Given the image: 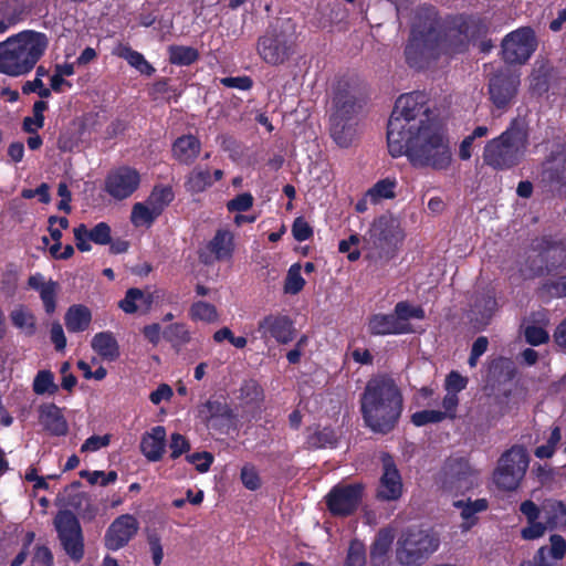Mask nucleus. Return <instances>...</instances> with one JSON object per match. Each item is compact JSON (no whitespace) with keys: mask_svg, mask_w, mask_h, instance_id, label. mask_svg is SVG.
<instances>
[{"mask_svg":"<svg viewBox=\"0 0 566 566\" xmlns=\"http://www.w3.org/2000/svg\"><path fill=\"white\" fill-rule=\"evenodd\" d=\"M395 181L382 179L376 182L367 192L366 197L373 203H377L381 199H391L395 197Z\"/></svg>","mask_w":566,"mask_h":566,"instance_id":"nucleus-39","label":"nucleus"},{"mask_svg":"<svg viewBox=\"0 0 566 566\" xmlns=\"http://www.w3.org/2000/svg\"><path fill=\"white\" fill-rule=\"evenodd\" d=\"M59 387L54 382V376L50 370H40L33 380V391L36 395L55 394Z\"/></svg>","mask_w":566,"mask_h":566,"instance_id":"nucleus-40","label":"nucleus"},{"mask_svg":"<svg viewBox=\"0 0 566 566\" xmlns=\"http://www.w3.org/2000/svg\"><path fill=\"white\" fill-rule=\"evenodd\" d=\"M140 184L137 170L129 167H120L107 176L105 180L106 192L117 200H123L133 195Z\"/></svg>","mask_w":566,"mask_h":566,"instance_id":"nucleus-16","label":"nucleus"},{"mask_svg":"<svg viewBox=\"0 0 566 566\" xmlns=\"http://www.w3.org/2000/svg\"><path fill=\"white\" fill-rule=\"evenodd\" d=\"M527 147V129L521 120L513 119L501 135L485 144L482 159L493 170H509L522 163Z\"/></svg>","mask_w":566,"mask_h":566,"instance_id":"nucleus-5","label":"nucleus"},{"mask_svg":"<svg viewBox=\"0 0 566 566\" xmlns=\"http://www.w3.org/2000/svg\"><path fill=\"white\" fill-rule=\"evenodd\" d=\"M233 250V234L229 230L219 229L208 242L207 251L200 253V260L205 264H211L214 261H227L231 259Z\"/></svg>","mask_w":566,"mask_h":566,"instance_id":"nucleus-19","label":"nucleus"},{"mask_svg":"<svg viewBox=\"0 0 566 566\" xmlns=\"http://www.w3.org/2000/svg\"><path fill=\"white\" fill-rule=\"evenodd\" d=\"M187 461L195 464L200 473H205L210 469L213 462V455L210 452H196L186 457Z\"/></svg>","mask_w":566,"mask_h":566,"instance_id":"nucleus-53","label":"nucleus"},{"mask_svg":"<svg viewBox=\"0 0 566 566\" xmlns=\"http://www.w3.org/2000/svg\"><path fill=\"white\" fill-rule=\"evenodd\" d=\"M92 348L104 359L115 360L119 356V346L111 332L97 333L92 339Z\"/></svg>","mask_w":566,"mask_h":566,"instance_id":"nucleus-28","label":"nucleus"},{"mask_svg":"<svg viewBox=\"0 0 566 566\" xmlns=\"http://www.w3.org/2000/svg\"><path fill=\"white\" fill-rule=\"evenodd\" d=\"M111 441V436H92L85 440V442L81 447L82 452H93L97 451L101 448L107 447Z\"/></svg>","mask_w":566,"mask_h":566,"instance_id":"nucleus-58","label":"nucleus"},{"mask_svg":"<svg viewBox=\"0 0 566 566\" xmlns=\"http://www.w3.org/2000/svg\"><path fill=\"white\" fill-rule=\"evenodd\" d=\"M468 385V378L463 377L458 371H451L446 379L447 391L459 392L463 390Z\"/></svg>","mask_w":566,"mask_h":566,"instance_id":"nucleus-60","label":"nucleus"},{"mask_svg":"<svg viewBox=\"0 0 566 566\" xmlns=\"http://www.w3.org/2000/svg\"><path fill=\"white\" fill-rule=\"evenodd\" d=\"M439 544V537L431 531L408 528L397 539L396 560L400 566H421Z\"/></svg>","mask_w":566,"mask_h":566,"instance_id":"nucleus-7","label":"nucleus"},{"mask_svg":"<svg viewBox=\"0 0 566 566\" xmlns=\"http://www.w3.org/2000/svg\"><path fill=\"white\" fill-rule=\"evenodd\" d=\"M537 45L531 28H520L507 34L502 41V57L507 64H524Z\"/></svg>","mask_w":566,"mask_h":566,"instance_id":"nucleus-12","label":"nucleus"},{"mask_svg":"<svg viewBox=\"0 0 566 566\" xmlns=\"http://www.w3.org/2000/svg\"><path fill=\"white\" fill-rule=\"evenodd\" d=\"M117 55L125 59L133 67L137 69L143 74L150 75L155 71L143 54L132 50L129 46H119L117 49Z\"/></svg>","mask_w":566,"mask_h":566,"instance_id":"nucleus-35","label":"nucleus"},{"mask_svg":"<svg viewBox=\"0 0 566 566\" xmlns=\"http://www.w3.org/2000/svg\"><path fill=\"white\" fill-rule=\"evenodd\" d=\"M360 242V237L358 234H352L347 240H342L338 245V250L342 253L348 252V260L354 262L360 258V251L357 249V245Z\"/></svg>","mask_w":566,"mask_h":566,"instance_id":"nucleus-50","label":"nucleus"},{"mask_svg":"<svg viewBox=\"0 0 566 566\" xmlns=\"http://www.w3.org/2000/svg\"><path fill=\"white\" fill-rule=\"evenodd\" d=\"M285 25L287 23L273 25L258 40V53L270 65H282L295 53L293 34L287 32Z\"/></svg>","mask_w":566,"mask_h":566,"instance_id":"nucleus-9","label":"nucleus"},{"mask_svg":"<svg viewBox=\"0 0 566 566\" xmlns=\"http://www.w3.org/2000/svg\"><path fill=\"white\" fill-rule=\"evenodd\" d=\"M86 234L90 241L104 245L111 242L112 230L106 222H99L92 229L86 228Z\"/></svg>","mask_w":566,"mask_h":566,"instance_id":"nucleus-48","label":"nucleus"},{"mask_svg":"<svg viewBox=\"0 0 566 566\" xmlns=\"http://www.w3.org/2000/svg\"><path fill=\"white\" fill-rule=\"evenodd\" d=\"M360 104L358 86L349 78H340L334 86L331 118L356 119Z\"/></svg>","mask_w":566,"mask_h":566,"instance_id":"nucleus-13","label":"nucleus"},{"mask_svg":"<svg viewBox=\"0 0 566 566\" xmlns=\"http://www.w3.org/2000/svg\"><path fill=\"white\" fill-rule=\"evenodd\" d=\"M148 544H149V549L151 553L153 562H154L155 566H159L161 564V560L164 557L163 546H161L159 536L157 534H150L148 536Z\"/></svg>","mask_w":566,"mask_h":566,"instance_id":"nucleus-63","label":"nucleus"},{"mask_svg":"<svg viewBox=\"0 0 566 566\" xmlns=\"http://www.w3.org/2000/svg\"><path fill=\"white\" fill-rule=\"evenodd\" d=\"M304 284L305 280L301 275V265H292L285 279L284 292L293 295L297 294L302 291Z\"/></svg>","mask_w":566,"mask_h":566,"instance_id":"nucleus-43","label":"nucleus"},{"mask_svg":"<svg viewBox=\"0 0 566 566\" xmlns=\"http://www.w3.org/2000/svg\"><path fill=\"white\" fill-rule=\"evenodd\" d=\"M51 342L54 344V347L57 352H61L66 346V337L64 335V331L62 325L59 322H54L51 326L50 331Z\"/></svg>","mask_w":566,"mask_h":566,"instance_id":"nucleus-62","label":"nucleus"},{"mask_svg":"<svg viewBox=\"0 0 566 566\" xmlns=\"http://www.w3.org/2000/svg\"><path fill=\"white\" fill-rule=\"evenodd\" d=\"M24 4L19 0H4L0 2V33L23 19Z\"/></svg>","mask_w":566,"mask_h":566,"instance_id":"nucleus-27","label":"nucleus"},{"mask_svg":"<svg viewBox=\"0 0 566 566\" xmlns=\"http://www.w3.org/2000/svg\"><path fill=\"white\" fill-rule=\"evenodd\" d=\"M212 185L210 171L196 167L191 170L186 181V188L192 193H199L205 191Z\"/></svg>","mask_w":566,"mask_h":566,"instance_id":"nucleus-34","label":"nucleus"},{"mask_svg":"<svg viewBox=\"0 0 566 566\" xmlns=\"http://www.w3.org/2000/svg\"><path fill=\"white\" fill-rule=\"evenodd\" d=\"M292 233L295 240L301 242L310 239L313 234V230L304 218L298 217L293 222Z\"/></svg>","mask_w":566,"mask_h":566,"instance_id":"nucleus-57","label":"nucleus"},{"mask_svg":"<svg viewBox=\"0 0 566 566\" xmlns=\"http://www.w3.org/2000/svg\"><path fill=\"white\" fill-rule=\"evenodd\" d=\"M59 291V284L57 282H54L53 284H50V287H46V290L42 291L40 293V297L43 302L45 312L48 314H52L55 311L56 307V295Z\"/></svg>","mask_w":566,"mask_h":566,"instance_id":"nucleus-56","label":"nucleus"},{"mask_svg":"<svg viewBox=\"0 0 566 566\" xmlns=\"http://www.w3.org/2000/svg\"><path fill=\"white\" fill-rule=\"evenodd\" d=\"M45 34L27 30L0 43V73L9 76L28 74L44 54Z\"/></svg>","mask_w":566,"mask_h":566,"instance_id":"nucleus-4","label":"nucleus"},{"mask_svg":"<svg viewBox=\"0 0 566 566\" xmlns=\"http://www.w3.org/2000/svg\"><path fill=\"white\" fill-rule=\"evenodd\" d=\"M53 556L45 546H36L31 559V566H52Z\"/></svg>","mask_w":566,"mask_h":566,"instance_id":"nucleus-59","label":"nucleus"},{"mask_svg":"<svg viewBox=\"0 0 566 566\" xmlns=\"http://www.w3.org/2000/svg\"><path fill=\"white\" fill-rule=\"evenodd\" d=\"M402 402V394L396 380L387 374H379L367 381L360 396V411L373 431L387 433L398 422Z\"/></svg>","mask_w":566,"mask_h":566,"instance_id":"nucleus-3","label":"nucleus"},{"mask_svg":"<svg viewBox=\"0 0 566 566\" xmlns=\"http://www.w3.org/2000/svg\"><path fill=\"white\" fill-rule=\"evenodd\" d=\"M158 217V209H153L147 201L137 202L133 206L130 220L135 226L151 224Z\"/></svg>","mask_w":566,"mask_h":566,"instance_id":"nucleus-37","label":"nucleus"},{"mask_svg":"<svg viewBox=\"0 0 566 566\" xmlns=\"http://www.w3.org/2000/svg\"><path fill=\"white\" fill-rule=\"evenodd\" d=\"M201 150L200 140L193 135L178 137L172 145V156L184 165L192 164Z\"/></svg>","mask_w":566,"mask_h":566,"instance_id":"nucleus-24","label":"nucleus"},{"mask_svg":"<svg viewBox=\"0 0 566 566\" xmlns=\"http://www.w3.org/2000/svg\"><path fill=\"white\" fill-rule=\"evenodd\" d=\"M363 492L360 483L338 484L326 496L327 506L334 515H349L359 505Z\"/></svg>","mask_w":566,"mask_h":566,"instance_id":"nucleus-14","label":"nucleus"},{"mask_svg":"<svg viewBox=\"0 0 566 566\" xmlns=\"http://www.w3.org/2000/svg\"><path fill=\"white\" fill-rule=\"evenodd\" d=\"M566 553V541L560 535H552L549 545L538 549L534 562H524L521 566H556Z\"/></svg>","mask_w":566,"mask_h":566,"instance_id":"nucleus-20","label":"nucleus"},{"mask_svg":"<svg viewBox=\"0 0 566 566\" xmlns=\"http://www.w3.org/2000/svg\"><path fill=\"white\" fill-rule=\"evenodd\" d=\"M391 539L388 535L379 534L370 548V563L373 566H382L390 548Z\"/></svg>","mask_w":566,"mask_h":566,"instance_id":"nucleus-38","label":"nucleus"},{"mask_svg":"<svg viewBox=\"0 0 566 566\" xmlns=\"http://www.w3.org/2000/svg\"><path fill=\"white\" fill-rule=\"evenodd\" d=\"M380 460L382 464V474L377 490V497L384 501L397 500L402 492L400 473L390 454L382 453Z\"/></svg>","mask_w":566,"mask_h":566,"instance_id":"nucleus-17","label":"nucleus"},{"mask_svg":"<svg viewBox=\"0 0 566 566\" xmlns=\"http://www.w3.org/2000/svg\"><path fill=\"white\" fill-rule=\"evenodd\" d=\"M166 429L157 426L150 432L144 434L140 442V450L149 461L161 459L166 447Z\"/></svg>","mask_w":566,"mask_h":566,"instance_id":"nucleus-22","label":"nucleus"},{"mask_svg":"<svg viewBox=\"0 0 566 566\" xmlns=\"http://www.w3.org/2000/svg\"><path fill=\"white\" fill-rule=\"evenodd\" d=\"M366 551L359 541L350 542L344 566H365Z\"/></svg>","mask_w":566,"mask_h":566,"instance_id":"nucleus-46","label":"nucleus"},{"mask_svg":"<svg viewBox=\"0 0 566 566\" xmlns=\"http://www.w3.org/2000/svg\"><path fill=\"white\" fill-rule=\"evenodd\" d=\"M241 480L249 490H256L260 486V478L253 467L244 465L242 468Z\"/></svg>","mask_w":566,"mask_h":566,"instance_id":"nucleus-61","label":"nucleus"},{"mask_svg":"<svg viewBox=\"0 0 566 566\" xmlns=\"http://www.w3.org/2000/svg\"><path fill=\"white\" fill-rule=\"evenodd\" d=\"M10 319L17 328L27 336H33L36 332V318L31 310L24 305H18L10 312Z\"/></svg>","mask_w":566,"mask_h":566,"instance_id":"nucleus-33","label":"nucleus"},{"mask_svg":"<svg viewBox=\"0 0 566 566\" xmlns=\"http://www.w3.org/2000/svg\"><path fill=\"white\" fill-rule=\"evenodd\" d=\"M486 31V24L479 19L459 17L444 30L442 40L441 24L436 10L420 8L411 24L410 39L405 50L406 61L411 67L423 69L439 55L442 46L451 52H461L470 39Z\"/></svg>","mask_w":566,"mask_h":566,"instance_id":"nucleus-2","label":"nucleus"},{"mask_svg":"<svg viewBox=\"0 0 566 566\" xmlns=\"http://www.w3.org/2000/svg\"><path fill=\"white\" fill-rule=\"evenodd\" d=\"M405 238L400 221L391 214L376 218L363 237L366 259L376 263H387L395 258Z\"/></svg>","mask_w":566,"mask_h":566,"instance_id":"nucleus-6","label":"nucleus"},{"mask_svg":"<svg viewBox=\"0 0 566 566\" xmlns=\"http://www.w3.org/2000/svg\"><path fill=\"white\" fill-rule=\"evenodd\" d=\"M174 199V192L168 187L154 188L147 199V203L153 209H158V216L163 212L164 208Z\"/></svg>","mask_w":566,"mask_h":566,"instance_id":"nucleus-41","label":"nucleus"},{"mask_svg":"<svg viewBox=\"0 0 566 566\" xmlns=\"http://www.w3.org/2000/svg\"><path fill=\"white\" fill-rule=\"evenodd\" d=\"M169 448L171 450L170 457L172 459H177L182 453H186L190 450V443L185 436L180 433H172L170 437Z\"/></svg>","mask_w":566,"mask_h":566,"instance_id":"nucleus-52","label":"nucleus"},{"mask_svg":"<svg viewBox=\"0 0 566 566\" xmlns=\"http://www.w3.org/2000/svg\"><path fill=\"white\" fill-rule=\"evenodd\" d=\"M530 464L525 447L514 444L503 452L493 472V482L502 491H515L524 479Z\"/></svg>","mask_w":566,"mask_h":566,"instance_id":"nucleus-8","label":"nucleus"},{"mask_svg":"<svg viewBox=\"0 0 566 566\" xmlns=\"http://www.w3.org/2000/svg\"><path fill=\"white\" fill-rule=\"evenodd\" d=\"M59 541L66 555L74 562L84 556V537L80 521L69 510L59 511L53 520Z\"/></svg>","mask_w":566,"mask_h":566,"instance_id":"nucleus-10","label":"nucleus"},{"mask_svg":"<svg viewBox=\"0 0 566 566\" xmlns=\"http://www.w3.org/2000/svg\"><path fill=\"white\" fill-rule=\"evenodd\" d=\"M143 297L149 298V296L146 295L145 292H143L142 290L129 289L126 292L125 297L119 302V307L125 313H129V314L135 313L142 308V305L137 304V298H143Z\"/></svg>","mask_w":566,"mask_h":566,"instance_id":"nucleus-47","label":"nucleus"},{"mask_svg":"<svg viewBox=\"0 0 566 566\" xmlns=\"http://www.w3.org/2000/svg\"><path fill=\"white\" fill-rule=\"evenodd\" d=\"M524 335L526 342L533 346L545 344L549 338L548 333L543 327L535 325L527 326Z\"/></svg>","mask_w":566,"mask_h":566,"instance_id":"nucleus-55","label":"nucleus"},{"mask_svg":"<svg viewBox=\"0 0 566 566\" xmlns=\"http://www.w3.org/2000/svg\"><path fill=\"white\" fill-rule=\"evenodd\" d=\"M190 315L195 319L214 322L218 318V313L214 305L206 302H196L190 307Z\"/></svg>","mask_w":566,"mask_h":566,"instance_id":"nucleus-44","label":"nucleus"},{"mask_svg":"<svg viewBox=\"0 0 566 566\" xmlns=\"http://www.w3.org/2000/svg\"><path fill=\"white\" fill-rule=\"evenodd\" d=\"M549 83V70L545 65H541L534 69L531 75V88L538 93L543 94L548 91Z\"/></svg>","mask_w":566,"mask_h":566,"instance_id":"nucleus-45","label":"nucleus"},{"mask_svg":"<svg viewBox=\"0 0 566 566\" xmlns=\"http://www.w3.org/2000/svg\"><path fill=\"white\" fill-rule=\"evenodd\" d=\"M199 418L207 424L214 420L231 421L234 418L232 409L220 399H209L198 407Z\"/></svg>","mask_w":566,"mask_h":566,"instance_id":"nucleus-25","label":"nucleus"},{"mask_svg":"<svg viewBox=\"0 0 566 566\" xmlns=\"http://www.w3.org/2000/svg\"><path fill=\"white\" fill-rule=\"evenodd\" d=\"M368 329L373 335L402 334L408 332V324L394 314H376L369 318Z\"/></svg>","mask_w":566,"mask_h":566,"instance_id":"nucleus-23","label":"nucleus"},{"mask_svg":"<svg viewBox=\"0 0 566 566\" xmlns=\"http://www.w3.org/2000/svg\"><path fill=\"white\" fill-rule=\"evenodd\" d=\"M137 531L138 522L133 515H120L108 527L105 545L112 551L119 549L133 538Z\"/></svg>","mask_w":566,"mask_h":566,"instance_id":"nucleus-18","label":"nucleus"},{"mask_svg":"<svg viewBox=\"0 0 566 566\" xmlns=\"http://www.w3.org/2000/svg\"><path fill=\"white\" fill-rule=\"evenodd\" d=\"M387 144L392 157L405 155L415 167L444 170L451 164L449 143L440 125L430 117L427 96L420 92L396 101L388 120Z\"/></svg>","mask_w":566,"mask_h":566,"instance_id":"nucleus-1","label":"nucleus"},{"mask_svg":"<svg viewBox=\"0 0 566 566\" xmlns=\"http://www.w3.org/2000/svg\"><path fill=\"white\" fill-rule=\"evenodd\" d=\"M65 326L69 332L78 333L85 331L91 323V311L84 305H73L65 313Z\"/></svg>","mask_w":566,"mask_h":566,"instance_id":"nucleus-30","label":"nucleus"},{"mask_svg":"<svg viewBox=\"0 0 566 566\" xmlns=\"http://www.w3.org/2000/svg\"><path fill=\"white\" fill-rule=\"evenodd\" d=\"M258 332L263 339L273 338L280 344L291 343L296 334L293 321L281 313H271L260 319Z\"/></svg>","mask_w":566,"mask_h":566,"instance_id":"nucleus-15","label":"nucleus"},{"mask_svg":"<svg viewBox=\"0 0 566 566\" xmlns=\"http://www.w3.org/2000/svg\"><path fill=\"white\" fill-rule=\"evenodd\" d=\"M542 515L549 528L566 527V506L560 501H545L542 505Z\"/></svg>","mask_w":566,"mask_h":566,"instance_id":"nucleus-29","label":"nucleus"},{"mask_svg":"<svg viewBox=\"0 0 566 566\" xmlns=\"http://www.w3.org/2000/svg\"><path fill=\"white\" fill-rule=\"evenodd\" d=\"M164 337L174 346H180L190 340V333L184 324L176 323L164 331Z\"/></svg>","mask_w":566,"mask_h":566,"instance_id":"nucleus-42","label":"nucleus"},{"mask_svg":"<svg viewBox=\"0 0 566 566\" xmlns=\"http://www.w3.org/2000/svg\"><path fill=\"white\" fill-rule=\"evenodd\" d=\"M446 475L455 488H468V479L472 475V470L463 459H453L446 464Z\"/></svg>","mask_w":566,"mask_h":566,"instance_id":"nucleus-31","label":"nucleus"},{"mask_svg":"<svg viewBox=\"0 0 566 566\" xmlns=\"http://www.w3.org/2000/svg\"><path fill=\"white\" fill-rule=\"evenodd\" d=\"M331 135L338 146H350L356 136V119L331 118Z\"/></svg>","mask_w":566,"mask_h":566,"instance_id":"nucleus-26","label":"nucleus"},{"mask_svg":"<svg viewBox=\"0 0 566 566\" xmlns=\"http://www.w3.org/2000/svg\"><path fill=\"white\" fill-rule=\"evenodd\" d=\"M336 442V434L333 430L324 428L321 431L315 432L310 438V444L315 448H325L334 446Z\"/></svg>","mask_w":566,"mask_h":566,"instance_id":"nucleus-51","label":"nucleus"},{"mask_svg":"<svg viewBox=\"0 0 566 566\" xmlns=\"http://www.w3.org/2000/svg\"><path fill=\"white\" fill-rule=\"evenodd\" d=\"M447 418V413H443L439 410H422L415 412L411 416V421L413 424L420 427L428 423H437Z\"/></svg>","mask_w":566,"mask_h":566,"instance_id":"nucleus-49","label":"nucleus"},{"mask_svg":"<svg viewBox=\"0 0 566 566\" xmlns=\"http://www.w3.org/2000/svg\"><path fill=\"white\" fill-rule=\"evenodd\" d=\"M521 84L520 73L502 69L489 80V95L495 108L504 112L513 104Z\"/></svg>","mask_w":566,"mask_h":566,"instance_id":"nucleus-11","label":"nucleus"},{"mask_svg":"<svg viewBox=\"0 0 566 566\" xmlns=\"http://www.w3.org/2000/svg\"><path fill=\"white\" fill-rule=\"evenodd\" d=\"M168 51L170 63L177 65H190L199 57L198 51L192 46L171 45Z\"/></svg>","mask_w":566,"mask_h":566,"instance_id":"nucleus-36","label":"nucleus"},{"mask_svg":"<svg viewBox=\"0 0 566 566\" xmlns=\"http://www.w3.org/2000/svg\"><path fill=\"white\" fill-rule=\"evenodd\" d=\"M39 421L52 436H65L69 424L62 410L54 403H44L39 407Z\"/></svg>","mask_w":566,"mask_h":566,"instance_id":"nucleus-21","label":"nucleus"},{"mask_svg":"<svg viewBox=\"0 0 566 566\" xmlns=\"http://www.w3.org/2000/svg\"><path fill=\"white\" fill-rule=\"evenodd\" d=\"M453 505L460 510L461 517L463 518V523L461 527L463 530L471 528L472 525L476 522V514L486 510L488 502L484 499L475 500V501H455Z\"/></svg>","mask_w":566,"mask_h":566,"instance_id":"nucleus-32","label":"nucleus"},{"mask_svg":"<svg viewBox=\"0 0 566 566\" xmlns=\"http://www.w3.org/2000/svg\"><path fill=\"white\" fill-rule=\"evenodd\" d=\"M253 205V197L249 192L238 195L232 200L228 201L227 208L230 212L248 211Z\"/></svg>","mask_w":566,"mask_h":566,"instance_id":"nucleus-54","label":"nucleus"},{"mask_svg":"<svg viewBox=\"0 0 566 566\" xmlns=\"http://www.w3.org/2000/svg\"><path fill=\"white\" fill-rule=\"evenodd\" d=\"M520 511L526 516L528 522H535L542 515V507L539 509L531 500L522 502L520 505Z\"/></svg>","mask_w":566,"mask_h":566,"instance_id":"nucleus-64","label":"nucleus"}]
</instances>
